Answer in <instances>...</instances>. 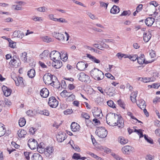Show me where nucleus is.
Returning <instances> with one entry per match:
<instances>
[{
	"label": "nucleus",
	"mask_w": 160,
	"mask_h": 160,
	"mask_svg": "<svg viewBox=\"0 0 160 160\" xmlns=\"http://www.w3.org/2000/svg\"><path fill=\"white\" fill-rule=\"evenodd\" d=\"M31 154H32V153L28 152H24V154L25 158L27 160H29V155Z\"/></svg>",
	"instance_id": "49530a36"
},
{
	"label": "nucleus",
	"mask_w": 160,
	"mask_h": 160,
	"mask_svg": "<svg viewBox=\"0 0 160 160\" xmlns=\"http://www.w3.org/2000/svg\"><path fill=\"white\" fill-rule=\"evenodd\" d=\"M108 105L110 107L113 108H116V105L112 100H109L107 102Z\"/></svg>",
	"instance_id": "a19ab883"
},
{
	"label": "nucleus",
	"mask_w": 160,
	"mask_h": 160,
	"mask_svg": "<svg viewBox=\"0 0 160 160\" xmlns=\"http://www.w3.org/2000/svg\"><path fill=\"white\" fill-rule=\"evenodd\" d=\"M100 3L101 7L106 8V9H107L108 4V3H106L103 2H100Z\"/></svg>",
	"instance_id": "4d7b16f0"
},
{
	"label": "nucleus",
	"mask_w": 160,
	"mask_h": 160,
	"mask_svg": "<svg viewBox=\"0 0 160 160\" xmlns=\"http://www.w3.org/2000/svg\"><path fill=\"white\" fill-rule=\"evenodd\" d=\"M49 92L48 89L46 88H43L41 89L40 92L41 96L43 98H46L49 95Z\"/></svg>",
	"instance_id": "f8f14e48"
},
{
	"label": "nucleus",
	"mask_w": 160,
	"mask_h": 160,
	"mask_svg": "<svg viewBox=\"0 0 160 160\" xmlns=\"http://www.w3.org/2000/svg\"><path fill=\"white\" fill-rule=\"evenodd\" d=\"M106 119L107 122L110 126H118L120 128H122L124 126V120L121 115L112 113L107 115Z\"/></svg>",
	"instance_id": "f257e3e1"
},
{
	"label": "nucleus",
	"mask_w": 160,
	"mask_h": 160,
	"mask_svg": "<svg viewBox=\"0 0 160 160\" xmlns=\"http://www.w3.org/2000/svg\"><path fill=\"white\" fill-rule=\"evenodd\" d=\"M81 116L82 118H85L86 119H87L90 118V116L87 113L82 112L81 113Z\"/></svg>",
	"instance_id": "37998d69"
},
{
	"label": "nucleus",
	"mask_w": 160,
	"mask_h": 160,
	"mask_svg": "<svg viewBox=\"0 0 160 160\" xmlns=\"http://www.w3.org/2000/svg\"><path fill=\"white\" fill-rule=\"evenodd\" d=\"M53 61L54 62L52 63V66L55 68H59L62 66V62L59 59Z\"/></svg>",
	"instance_id": "a211bd4d"
},
{
	"label": "nucleus",
	"mask_w": 160,
	"mask_h": 160,
	"mask_svg": "<svg viewBox=\"0 0 160 160\" xmlns=\"http://www.w3.org/2000/svg\"><path fill=\"white\" fill-rule=\"evenodd\" d=\"M27 114L30 117L33 116V111L32 110H29L26 112Z\"/></svg>",
	"instance_id": "052dcab7"
},
{
	"label": "nucleus",
	"mask_w": 160,
	"mask_h": 160,
	"mask_svg": "<svg viewBox=\"0 0 160 160\" xmlns=\"http://www.w3.org/2000/svg\"><path fill=\"white\" fill-rule=\"evenodd\" d=\"M131 148L129 146H126L122 148V150L123 153L128 154L131 151Z\"/></svg>",
	"instance_id": "a878e982"
},
{
	"label": "nucleus",
	"mask_w": 160,
	"mask_h": 160,
	"mask_svg": "<svg viewBox=\"0 0 160 160\" xmlns=\"http://www.w3.org/2000/svg\"><path fill=\"white\" fill-rule=\"evenodd\" d=\"M31 159L32 160H42V158L39 154L35 153L32 156Z\"/></svg>",
	"instance_id": "393cba45"
},
{
	"label": "nucleus",
	"mask_w": 160,
	"mask_h": 160,
	"mask_svg": "<svg viewBox=\"0 0 160 160\" xmlns=\"http://www.w3.org/2000/svg\"><path fill=\"white\" fill-rule=\"evenodd\" d=\"M131 14V12L130 10L124 11L120 15V16H126L127 15H129Z\"/></svg>",
	"instance_id": "09e8293b"
},
{
	"label": "nucleus",
	"mask_w": 160,
	"mask_h": 160,
	"mask_svg": "<svg viewBox=\"0 0 160 160\" xmlns=\"http://www.w3.org/2000/svg\"><path fill=\"white\" fill-rule=\"evenodd\" d=\"M116 56L118 57V58L121 60L122 58L123 57V54H122L119 52L117 54Z\"/></svg>",
	"instance_id": "0e129e2a"
},
{
	"label": "nucleus",
	"mask_w": 160,
	"mask_h": 160,
	"mask_svg": "<svg viewBox=\"0 0 160 160\" xmlns=\"http://www.w3.org/2000/svg\"><path fill=\"white\" fill-rule=\"evenodd\" d=\"M96 134L100 138H104L107 135L108 131L104 127H98L95 132Z\"/></svg>",
	"instance_id": "20e7f679"
},
{
	"label": "nucleus",
	"mask_w": 160,
	"mask_h": 160,
	"mask_svg": "<svg viewBox=\"0 0 160 160\" xmlns=\"http://www.w3.org/2000/svg\"><path fill=\"white\" fill-rule=\"evenodd\" d=\"M138 59L137 55H130L129 59L132 61H135Z\"/></svg>",
	"instance_id": "c03bdc74"
},
{
	"label": "nucleus",
	"mask_w": 160,
	"mask_h": 160,
	"mask_svg": "<svg viewBox=\"0 0 160 160\" xmlns=\"http://www.w3.org/2000/svg\"><path fill=\"white\" fill-rule=\"evenodd\" d=\"M118 105L121 108L125 109L126 107V104L121 99L118 100Z\"/></svg>",
	"instance_id": "58836bf2"
},
{
	"label": "nucleus",
	"mask_w": 160,
	"mask_h": 160,
	"mask_svg": "<svg viewBox=\"0 0 160 160\" xmlns=\"http://www.w3.org/2000/svg\"><path fill=\"white\" fill-rule=\"evenodd\" d=\"M143 40L146 42H147L149 41L151 38L152 35L150 33H148L146 32H144L143 35Z\"/></svg>",
	"instance_id": "b1692460"
},
{
	"label": "nucleus",
	"mask_w": 160,
	"mask_h": 160,
	"mask_svg": "<svg viewBox=\"0 0 160 160\" xmlns=\"http://www.w3.org/2000/svg\"><path fill=\"white\" fill-rule=\"evenodd\" d=\"M88 154H90L92 157L98 160H99V157L92 153L89 152V153H88Z\"/></svg>",
	"instance_id": "5fc2aeb1"
},
{
	"label": "nucleus",
	"mask_w": 160,
	"mask_h": 160,
	"mask_svg": "<svg viewBox=\"0 0 160 160\" xmlns=\"http://www.w3.org/2000/svg\"><path fill=\"white\" fill-rule=\"evenodd\" d=\"M13 36L14 37L22 38L24 36V34L22 32L19 30H16L13 32Z\"/></svg>",
	"instance_id": "2eb2a0df"
},
{
	"label": "nucleus",
	"mask_w": 160,
	"mask_h": 160,
	"mask_svg": "<svg viewBox=\"0 0 160 160\" xmlns=\"http://www.w3.org/2000/svg\"><path fill=\"white\" fill-rule=\"evenodd\" d=\"M90 74L94 79L98 81L102 79L104 77L103 72L95 68L90 72Z\"/></svg>",
	"instance_id": "f03ea898"
},
{
	"label": "nucleus",
	"mask_w": 160,
	"mask_h": 160,
	"mask_svg": "<svg viewBox=\"0 0 160 160\" xmlns=\"http://www.w3.org/2000/svg\"><path fill=\"white\" fill-rule=\"evenodd\" d=\"M35 71L34 69H31L28 71V75L29 78H33L35 75Z\"/></svg>",
	"instance_id": "c85d7f7f"
},
{
	"label": "nucleus",
	"mask_w": 160,
	"mask_h": 160,
	"mask_svg": "<svg viewBox=\"0 0 160 160\" xmlns=\"http://www.w3.org/2000/svg\"><path fill=\"white\" fill-rule=\"evenodd\" d=\"M80 156L79 154L75 153L73 154L72 158L76 160L79 159L80 158Z\"/></svg>",
	"instance_id": "a18cd8bd"
},
{
	"label": "nucleus",
	"mask_w": 160,
	"mask_h": 160,
	"mask_svg": "<svg viewBox=\"0 0 160 160\" xmlns=\"http://www.w3.org/2000/svg\"><path fill=\"white\" fill-rule=\"evenodd\" d=\"M70 94V92H68L67 90H64L60 93V95L65 98L68 97Z\"/></svg>",
	"instance_id": "e433bc0d"
},
{
	"label": "nucleus",
	"mask_w": 160,
	"mask_h": 160,
	"mask_svg": "<svg viewBox=\"0 0 160 160\" xmlns=\"http://www.w3.org/2000/svg\"><path fill=\"white\" fill-rule=\"evenodd\" d=\"M23 2L20 1L18 2H16V3L17 4H19V5H13L12 6V7L15 10H21L22 8L20 7V4H22L23 3Z\"/></svg>",
	"instance_id": "473e14b6"
},
{
	"label": "nucleus",
	"mask_w": 160,
	"mask_h": 160,
	"mask_svg": "<svg viewBox=\"0 0 160 160\" xmlns=\"http://www.w3.org/2000/svg\"><path fill=\"white\" fill-rule=\"evenodd\" d=\"M42 39L44 42H49L52 41L51 38L47 36L42 37Z\"/></svg>",
	"instance_id": "79ce46f5"
},
{
	"label": "nucleus",
	"mask_w": 160,
	"mask_h": 160,
	"mask_svg": "<svg viewBox=\"0 0 160 160\" xmlns=\"http://www.w3.org/2000/svg\"><path fill=\"white\" fill-rule=\"evenodd\" d=\"M144 55L143 54L141 55V56L138 58V62L140 64H142L143 63L147 64L150 62L148 61H145Z\"/></svg>",
	"instance_id": "ddd939ff"
},
{
	"label": "nucleus",
	"mask_w": 160,
	"mask_h": 160,
	"mask_svg": "<svg viewBox=\"0 0 160 160\" xmlns=\"http://www.w3.org/2000/svg\"><path fill=\"white\" fill-rule=\"evenodd\" d=\"M92 121L97 125H98L100 124V121L96 118H94L92 120Z\"/></svg>",
	"instance_id": "774afa93"
},
{
	"label": "nucleus",
	"mask_w": 160,
	"mask_h": 160,
	"mask_svg": "<svg viewBox=\"0 0 160 160\" xmlns=\"http://www.w3.org/2000/svg\"><path fill=\"white\" fill-rule=\"evenodd\" d=\"M15 81L16 84L17 86H18L19 85H22L24 84L23 81V78L22 77H16L13 79Z\"/></svg>",
	"instance_id": "f3484780"
},
{
	"label": "nucleus",
	"mask_w": 160,
	"mask_h": 160,
	"mask_svg": "<svg viewBox=\"0 0 160 160\" xmlns=\"http://www.w3.org/2000/svg\"><path fill=\"white\" fill-rule=\"evenodd\" d=\"M120 142L122 144H125L128 142V139H125L124 138L122 137L118 138Z\"/></svg>",
	"instance_id": "4c0bfd02"
},
{
	"label": "nucleus",
	"mask_w": 160,
	"mask_h": 160,
	"mask_svg": "<svg viewBox=\"0 0 160 160\" xmlns=\"http://www.w3.org/2000/svg\"><path fill=\"white\" fill-rule=\"evenodd\" d=\"M4 125L0 122V137L4 135L6 133V129L3 127Z\"/></svg>",
	"instance_id": "c756f323"
},
{
	"label": "nucleus",
	"mask_w": 160,
	"mask_h": 160,
	"mask_svg": "<svg viewBox=\"0 0 160 160\" xmlns=\"http://www.w3.org/2000/svg\"><path fill=\"white\" fill-rule=\"evenodd\" d=\"M61 87L62 88H65L66 86V82L64 80H62V81L61 83Z\"/></svg>",
	"instance_id": "69168bd1"
},
{
	"label": "nucleus",
	"mask_w": 160,
	"mask_h": 160,
	"mask_svg": "<svg viewBox=\"0 0 160 160\" xmlns=\"http://www.w3.org/2000/svg\"><path fill=\"white\" fill-rule=\"evenodd\" d=\"M154 22V19L152 17L147 18L145 21V24L148 27L151 26Z\"/></svg>",
	"instance_id": "6ab92c4d"
},
{
	"label": "nucleus",
	"mask_w": 160,
	"mask_h": 160,
	"mask_svg": "<svg viewBox=\"0 0 160 160\" xmlns=\"http://www.w3.org/2000/svg\"><path fill=\"white\" fill-rule=\"evenodd\" d=\"M75 98V96L73 94H70L68 97L67 99L70 101H72Z\"/></svg>",
	"instance_id": "8fccbe9b"
},
{
	"label": "nucleus",
	"mask_w": 160,
	"mask_h": 160,
	"mask_svg": "<svg viewBox=\"0 0 160 160\" xmlns=\"http://www.w3.org/2000/svg\"><path fill=\"white\" fill-rule=\"evenodd\" d=\"M27 134V132L23 129L19 130L18 131V137L20 138H23L25 137V135Z\"/></svg>",
	"instance_id": "cd10ccee"
},
{
	"label": "nucleus",
	"mask_w": 160,
	"mask_h": 160,
	"mask_svg": "<svg viewBox=\"0 0 160 160\" xmlns=\"http://www.w3.org/2000/svg\"><path fill=\"white\" fill-rule=\"evenodd\" d=\"M72 112V109H68L64 111L63 113L64 114L68 115L71 114Z\"/></svg>",
	"instance_id": "3c124183"
},
{
	"label": "nucleus",
	"mask_w": 160,
	"mask_h": 160,
	"mask_svg": "<svg viewBox=\"0 0 160 160\" xmlns=\"http://www.w3.org/2000/svg\"><path fill=\"white\" fill-rule=\"evenodd\" d=\"M46 8L44 7H40L36 9L39 12H45L46 10Z\"/></svg>",
	"instance_id": "603ef678"
},
{
	"label": "nucleus",
	"mask_w": 160,
	"mask_h": 160,
	"mask_svg": "<svg viewBox=\"0 0 160 160\" xmlns=\"http://www.w3.org/2000/svg\"><path fill=\"white\" fill-rule=\"evenodd\" d=\"M61 57L60 53L58 52L57 51L55 53L54 55L52 57V59H51L53 61H55L56 60L61 59Z\"/></svg>",
	"instance_id": "bb28decb"
},
{
	"label": "nucleus",
	"mask_w": 160,
	"mask_h": 160,
	"mask_svg": "<svg viewBox=\"0 0 160 160\" xmlns=\"http://www.w3.org/2000/svg\"><path fill=\"white\" fill-rule=\"evenodd\" d=\"M26 122L25 119L24 118H21L19 121V124L20 127H22L25 125Z\"/></svg>",
	"instance_id": "c9c22d12"
},
{
	"label": "nucleus",
	"mask_w": 160,
	"mask_h": 160,
	"mask_svg": "<svg viewBox=\"0 0 160 160\" xmlns=\"http://www.w3.org/2000/svg\"><path fill=\"white\" fill-rule=\"evenodd\" d=\"M11 144L15 148L18 149L20 147V146L19 145L17 144L15 142H12Z\"/></svg>",
	"instance_id": "bf43d9fd"
},
{
	"label": "nucleus",
	"mask_w": 160,
	"mask_h": 160,
	"mask_svg": "<svg viewBox=\"0 0 160 160\" xmlns=\"http://www.w3.org/2000/svg\"><path fill=\"white\" fill-rule=\"evenodd\" d=\"M128 115L129 116H130L132 119H133L135 120H137V118H136L135 117H134L132 115V113L131 112H128Z\"/></svg>",
	"instance_id": "e2e57ef3"
},
{
	"label": "nucleus",
	"mask_w": 160,
	"mask_h": 160,
	"mask_svg": "<svg viewBox=\"0 0 160 160\" xmlns=\"http://www.w3.org/2000/svg\"><path fill=\"white\" fill-rule=\"evenodd\" d=\"M51 75L50 73L44 75L43 78V81L46 84L50 85L54 87L55 86V83L56 82L52 80V76Z\"/></svg>",
	"instance_id": "7ed1b4c3"
},
{
	"label": "nucleus",
	"mask_w": 160,
	"mask_h": 160,
	"mask_svg": "<svg viewBox=\"0 0 160 160\" xmlns=\"http://www.w3.org/2000/svg\"><path fill=\"white\" fill-rule=\"evenodd\" d=\"M37 112L39 114L46 116H48L49 115V112L47 109H45L43 110H38Z\"/></svg>",
	"instance_id": "7c9ffc66"
},
{
	"label": "nucleus",
	"mask_w": 160,
	"mask_h": 160,
	"mask_svg": "<svg viewBox=\"0 0 160 160\" xmlns=\"http://www.w3.org/2000/svg\"><path fill=\"white\" fill-rule=\"evenodd\" d=\"M88 66L87 63H85V62L83 61H81L78 62L77 64V68L79 70L83 71Z\"/></svg>",
	"instance_id": "6e6552de"
},
{
	"label": "nucleus",
	"mask_w": 160,
	"mask_h": 160,
	"mask_svg": "<svg viewBox=\"0 0 160 160\" xmlns=\"http://www.w3.org/2000/svg\"><path fill=\"white\" fill-rule=\"evenodd\" d=\"M160 86L159 83H153L151 87L154 88H158Z\"/></svg>",
	"instance_id": "338daca9"
},
{
	"label": "nucleus",
	"mask_w": 160,
	"mask_h": 160,
	"mask_svg": "<svg viewBox=\"0 0 160 160\" xmlns=\"http://www.w3.org/2000/svg\"><path fill=\"white\" fill-rule=\"evenodd\" d=\"M48 104L52 108H56L58 105V102L54 96H51L49 98Z\"/></svg>",
	"instance_id": "423d86ee"
},
{
	"label": "nucleus",
	"mask_w": 160,
	"mask_h": 160,
	"mask_svg": "<svg viewBox=\"0 0 160 160\" xmlns=\"http://www.w3.org/2000/svg\"><path fill=\"white\" fill-rule=\"evenodd\" d=\"M57 21L59 22L62 23H67V21L65 19L62 18L58 19Z\"/></svg>",
	"instance_id": "680f3d73"
},
{
	"label": "nucleus",
	"mask_w": 160,
	"mask_h": 160,
	"mask_svg": "<svg viewBox=\"0 0 160 160\" xmlns=\"http://www.w3.org/2000/svg\"><path fill=\"white\" fill-rule=\"evenodd\" d=\"M66 133L64 132H59L56 137L58 142H61L64 141L66 138Z\"/></svg>",
	"instance_id": "9d476101"
},
{
	"label": "nucleus",
	"mask_w": 160,
	"mask_h": 160,
	"mask_svg": "<svg viewBox=\"0 0 160 160\" xmlns=\"http://www.w3.org/2000/svg\"><path fill=\"white\" fill-rule=\"evenodd\" d=\"M45 149L46 151H45V153L47 156H48V157L50 156V154L52 153L54 151L53 148L52 147H47Z\"/></svg>",
	"instance_id": "412c9836"
},
{
	"label": "nucleus",
	"mask_w": 160,
	"mask_h": 160,
	"mask_svg": "<svg viewBox=\"0 0 160 160\" xmlns=\"http://www.w3.org/2000/svg\"><path fill=\"white\" fill-rule=\"evenodd\" d=\"M52 36L59 41H63L64 39V36L63 34L61 32H54L52 33Z\"/></svg>",
	"instance_id": "1a4fd4ad"
},
{
	"label": "nucleus",
	"mask_w": 160,
	"mask_h": 160,
	"mask_svg": "<svg viewBox=\"0 0 160 160\" xmlns=\"http://www.w3.org/2000/svg\"><path fill=\"white\" fill-rule=\"evenodd\" d=\"M120 11V8L116 5H114L110 10V13L113 14L118 13Z\"/></svg>",
	"instance_id": "4be33fe9"
},
{
	"label": "nucleus",
	"mask_w": 160,
	"mask_h": 160,
	"mask_svg": "<svg viewBox=\"0 0 160 160\" xmlns=\"http://www.w3.org/2000/svg\"><path fill=\"white\" fill-rule=\"evenodd\" d=\"M22 55L21 57V59L24 62H27V53L26 52H24L22 53Z\"/></svg>",
	"instance_id": "ea45409f"
},
{
	"label": "nucleus",
	"mask_w": 160,
	"mask_h": 160,
	"mask_svg": "<svg viewBox=\"0 0 160 160\" xmlns=\"http://www.w3.org/2000/svg\"><path fill=\"white\" fill-rule=\"evenodd\" d=\"M85 122L86 126L88 127H90V126L92 125V123L91 120H89V119H86Z\"/></svg>",
	"instance_id": "de8ad7c7"
},
{
	"label": "nucleus",
	"mask_w": 160,
	"mask_h": 160,
	"mask_svg": "<svg viewBox=\"0 0 160 160\" xmlns=\"http://www.w3.org/2000/svg\"><path fill=\"white\" fill-rule=\"evenodd\" d=\"M28 145L31 149L34 150L37 147L38 143L35 139L30 138L28 141Z\"/></svg>",
	"instance_id": "0eeeda50"
},
{
	"label": "nucleus",
	"mask_w": 160,
	"mask_h": 160,
	"mask_svg": "<svg viewBox=\"0 0 160 160\" xmlns=\"http://www.w3.org/2000/svg\"><path fill=\"white\" fill-rule=\"evenodd\" d=\"M9 63L13 67H17L20 65V60H11Z\"/></svg>",
	"instance_id": "aec40b11"
},
{
	"label": "nucleus",
	"mask_w": 160,
	"mask_h": 160,
	"mask_svg": "<svg viewBox=\"0 0 160 160\" xmlns=\"http://www.w3.org/2000/svg\"><path fill=\"white\" fill-rule=\"evenodd\" d=\"M79 80L84 82L86 83L90 82L89 77L84 72H82L79 73L77 76Z\"/></svg>",
	"instance_id": "39448f33"
},
{
	"label": "nucleus",
	"mask_w": 160,
	"mask_h": 160,
	"mask_svg": "<svg viewBox=\"0 0 160 160\" xmlns=\"http://www.w3.org/2000/svg\"><path fill=\"white\" fill-rule=\"evenodd\" d=\"M113 157L117 160H124L123 159L118 155L114 154L112 155Z\"/></svg>",
	"instance_id": "6e6d98bb"
},
{
	"label": "nucleus",
	"mask_w": 160,
	"mask_h": 160,
	"mask_svg": "<svg viewBox=\"0 0 160 160\" xmlns=\"http://www.w3.org/2000/svg\"><path fill=\"white\" fill-rule=\"evenodd\" d=\"M87 56L88 58H89L90 60L92 62L96 63H100V61L99 59H97L95 57L92 56L90 54H87Z\"/></svg>",
	"instance_id": "5701e85b"
},
{
	"label": "nucleus",
	"mask_w": 160,
	"mask_h": 160,
	"mask_svg": "<svg viewBox=\"0 0 160 160\" xmlns=\"http://www.w3.org/2000/svg\"><path fill=\"white\" fill-rule=\"evenodd\" d=\"M151 78H142V81L145 83H147L149 82L151 80Z\"/></svg>",
	"instance_id": "864d4df0"
},
{
	"label": "nucleus",
	"mask_w": 160,
	"mask_h": 160,
	"mask_svg": "<svg viewBox=\"0 0 160 160\" xmlns=\"http://www.w3.org/2000/svg\"><path fill=\"white\" fill-rule=\"evenodd\" d=\"M9 42V46L11 48H15L16 42H14L10 38H7L6 39Z\"/></svg>",
	"instance_id": "f704fd0d"
},
{
	"label": "nucleus",
	"mask_w": 160,
	"mask_h": 160,
	"mask_svg": "<svg viewBox=\"0 0 160 160\" xmlns=\"http://www.w3.org/2000/svg\"><path fill=\"white\" fill-rule=\"evenodd\" d=\"M49 53V51L48 50H44L41 54H40L39 56L41 59L46 58L48 55Z\"/></svg>",
	"instance_id": "2f4dec72"
},
{
	"label": "nucleus",
	"mask_w": 160,
	"mask_h": 160,
	"mask_svg": "<svg viewBox=\"0 0 160 160\" xmlns=\"http://www.w3.org/2000/svg\"><path fill=\"white\" fill-rule=\"evenodd\" d=\"M32 19L35 21H42L41 18L37 16H35L34 18H33Z\"/></svg>",
	"instance_id": "13d9d810"
},
{
	"label": "nucleus",
	"mask_w": 160,
	"mask_h": 160,
	"mask_svg": "<svg viewBox=\"0 0 160 160\" xmlns=\"http://www.w3.org/2000/svg\"><path fill=\"white\" fill-rule=\"evenodd\" d=\"M137 105L142 110L145 108L146 107L145 102L143 100H141L140 101V103L139 104H137Z\"/></svg>",
	"instance_id": "72a5a7b5"
},
{
	"label": "nucleus",
	"mask_w": 160,
	"mask_h": 160,
	"mask_svg": "<svg viewBox=\"0 0 160 160\" xmlns=\"http://www.w3.org/2000/svg\"><path fill=\"white\" fill-rule=\"evenodd\" d=\"M114 91V88L111 87H107L104 90V92L110 96H112V95L111 94L113 93Z\"/></svg>",
	"instance_id": "4468645a"
},
{
	"label": "nucleus",
	"mask_w": 160,
	"mask_h": 160,
	"mask_svg": "<svg viewBox=\"0 0 160 160\" xmlns=\"http://www.w3.org/2000/svg\"><path fill=\"white\" fill-rule=\"evenodd\" d=\"M79 125L75 122H72L71 125V129L73 132L78 131L79 130Z\"/></svg>",
	"instance_id": "dca6fc26"
},
{
	"label": "nucleus",
	"mask_w": 160,
	"mask_h": 160,
	"mask_svg": "<svg viewBox=\"0 0 160 160\" xmlns=\"http://www.w3.org/2000/svg\"><path fill=\"white\" fill-rule=\"evenodd\" d=\"M4 95L6 97H8L11 95L12 90L6 86H3L2 88Z\"/></svg>",
	"instance_id": "9b49d317"
}]
</instances>
